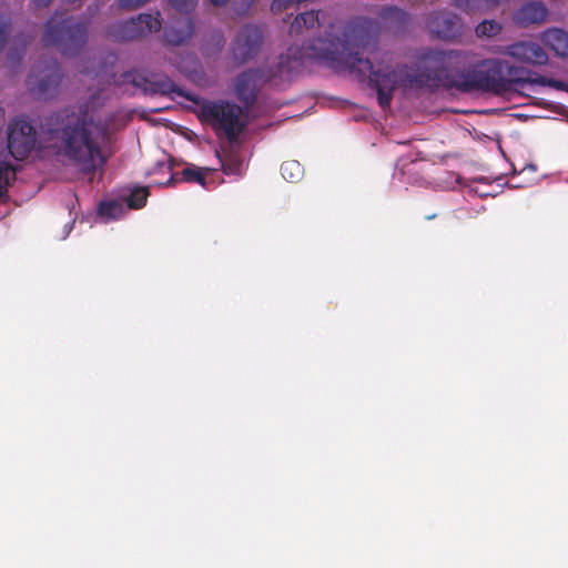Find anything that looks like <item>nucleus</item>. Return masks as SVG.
<instances>
[{"label": "nucleus", "mask_w": 568, "mask_h": 568, "mask_svg": "<svg viewBox=\"0 0 568 568\" xmlns=\"http://www.w3.org/2000/svg\"><path fill=\"white\" fill-rule=\"evenodd\" d=\"M541 42L556 55L568 57V32L559 28H549L541 34Z\"/></svg>", "instance_id": "2eb2a0df"}, {"label": "nucleus", "mask_w": 568, "mask_h": 568, "mask_svg": "<svg viewBox=\"0 0 568 568\" xmlns=\"http://www.w3.org/2000/svg\"><path fill=\"white\" fill-rule=\"evenodd\" d=\"M294 67L291 64L290 54H281L276 63L265 69H248L236 77L235 95L245 109H251L260 92V88L264 83L281 81L291 78Z\"/></svg>", "instance_id": "39448f33"}, {"label": "nucleus", "mask_w": 568, "mask_h": 568, "mask_svg": "<svg viewBox=\"0 0 568 568\" xmlns=\"http://www.w3.org/2000/svg\"><path fill=\"white\" fill-rule=\"evenodd\" d=\"M118 1H119V6L121 8L133 10V9H138L142 6H144L150 0H118Z\"/></svg>", "instance_id": "c85d7f7f"}, {"label": "nucleus", "mask_w": 568, "mask_h": 568, "mask_svg": "<svg viewBox=\"0 0 568 568\" xmlns=\"http://www.w3.org/2000/svg\"><path fill=\"white\" fill-rule=\"evenodd\" d=\"M402 14H404V12L396 7H385L381 11V17L385 19L390 17H399Z\"/></svg>", "instance_id": "c756f323"}, {"label": "nucleus", "mask_w": 568, "mask_h": 568, "mask_svg": "<svg viewBox=\"0 0 568 568\" xmlns=\"http://www.w3.org/2000/svg\"><path fill=\"white\" fill-rule=\"evenodd\" d=\"M210 172L207 168H199L190 164L184 168L180 173L172 174L164 185L172 186L176 183H197L202 186L206 185V175Z\"/></svg>", "instance_id": "dca6fc26"}, {"label": "nucleus", "mask_w": 568, "mask_h": 568, "mask_svg": "<svg viewBox=\"0 0 568 568\" xmlns=\"http://www.w3.org/2000/svg\"><path fill=\"white\" fill-rule=\"evenodd\" d=\"M379 33V23L371 18L358 17L348 21L343 30V37H325L311 40L301 49L300 58H306L324 63L336 72H352L365 77L368 74L369 87L377 92L378 104L382 109L390 106L396 88L406 91L429 90L440 88L438 77L442 60L437 50H428L413 63H404L392 68L383 59L375 67L369 57L363 58L368 51L376 60L375 50Z\"/></svg>", "instance_id": "f257e3e1"}, {"label": "nucleus", "mask_w": 568, "mask_h": 568, "mask_svg": "<svg viewBox=\"0 0 568 568\" xmlns=\"http://www.w3.org/2000/svg\"><path fill=\"white\" fill-rule=\"evenodd\" d=\"M144 91L150 94L170 95L175 93L183 97L184 92L170 78L162 77L155 80H146Z\"/></svg>", "instance_id": "f3484780"}, {"label": "nucleus", "mask_w": 568, "mask_h": 568, "mask_svg": "<svg viewBox=\"0 0 568 568\" xmlns=\"http://www.w3.org/2000/svg\"><path fill=\"white\" fill-rule=\"evenodd\" d=\"M41 130L45 140L82 173H94L105 164L101 144L109 136V126L87 112L59 111L45 118Z\"/></svg>", "instance_id": "f03ea898"}, {"label": "nucleus", "mask_w": 568, "mask_h": 568, "mask_svg": "<svg viewBox=\"0 0 568 568\" xmlns=\"http://www.w3.org/2000/svg\"><path fill=\"white\" fill-rule=\"evenodd\" d=\"M150 195L148 186H134L130 194L126 196L125 202L130 209H142Z\"/></svg>", "instance_id": "4be33fe9"}, {"label": "nucleus", "mask_w": 568, "mask_h": 568, "mask_svg": "<svg viewBox=\"0 0 568 568\" xmlns=\"http://www.w3.org/2000/svg\"><path fill=\"white\" fill-rule=\"evenodd\" d=\"M527 83L528 84H539L542 87H550V88H556V89L564 88V83L561 81H558L555 79H549V78H546V77L540 75L535 72H531V74L528 75L526 84Z\"/></svg>", "instance_id": "393cba45"}, {"label": "nucleus", "mask_w": 568, "mask_h": 568, "mask_svg": "<svg viewBox=\"0 0 568 568\" xmlns=\"http://www.w3.org/2000/svg\"><path fill=\"white\" fill-rule=\"evenodd\" d=\"M53 0H32V3L37 8H47L52 3Z\"/></svg>", "instance_id": "7c9ffc66"}, {"label": "nucleus", "mask_w": 568, "mask_h": 568, "mask_svg": "<svg viewBox=\"0 0 568 568\" xmlns=\"http://www.w3.org/2000/svg\"><path fill=\"white\" fill-rule=\"evenodd\" d=\"M505 54L531 65H545L548 62L546 51L536 42L518 41L505 48Z\"/></svg>", "instance_id": "f8f14e48"}, {"label": "nucleus", "mask_w": 568, "mask_h": 568, "mask_svg": "<svg viewBox=\"0 0 568 568\" xmlns=\"http://www.w3.org/2000/svg\"><path fill=\"white\" fill-rule=\"evenodd\" d=\"M32 37L27 34L17 36L13 44L8 52V61L11 67L19 65L24 57L26 48L30 43Z\"/></svg>", "instance_id": "aec40b11"}, {"label": "nucleus", "mask_w": 568, "mask_h": 568, "mask_svg": "<svg viewBox=\"0 0 568 568\" xmlns=\"http://www.w3.org/2000/svg\"><path fill=\"white\" fill-rule=\"evenodd\" d=\"M437 58L442 60V65L438 68L440 88L456 89L460 92L477 90L494 93L506 92L505 60L485 59L473 65H467V54L454 50H437Z\"/></svg>", "instance_id": "7ed1b4c3"}, {"label": "nucleus", "mask_w": 568, "mask_h": 568, "mask_svg": "<svg viewBox=\"0 0 568 568\" xmlns=\"http://www.w3.org/2000/svg\"><path fill=\"white\" fill-rule=\"evenodd\" d=\"M530 74V70L511 65L506 61V69L504 70V78L506 79V91L513 89L514 85L524 87L527 82L528 75Z\"/></svg>", "instance_id": "6ab92c4d"}, {"label": "nucleus", "mask_w": 568, "mask_h": 568, "mask_svg": "<svg viewBox=\"0 0 568 568\" xmlns=\"http://www.w3.org/2000/svg\"><path fill=\"white\" fill-rule=\"evenodd\" d=\"M501 31V26L495 20H484L475 29L477 37H495Z\"/></svg>", "instance_id": "b1692460"}, {"label": "nucleus", "mask_w": 568, "mask_h": 568, "mask_svg": "<svg viewBox=\"0 0 568 568\" xmlns=\"http://www.w3.org/2000/svg\"><path fill=\"white\" fill-rule=\"evenodd\" d=\"M215 7H224L230 0H209Z\"/></svg>", "instance_id": "2f4dec72"}, {"label": "nucleus", "mask_w": 568, "mask_h": 568, "mask_svg": "<svg viewBox=\"0 0 568 568\" xmlns=\"http://www.w3.org/2000/svg\"><path fill=\"white\" fill-rule=\"evenodd\" d=\"M160 13H140L136 18L120 22L115 27V37L123 41H132L161 29Z\"/></svg>", "instance_id": "9d476101"}, {"label": "nucleus", "mask_w": 568, "mask_h": 568, "mask_svg": "<svg viewBox=\"0 0 568 568\" xmlns=\"http://www.w3.org/2000/svg\"><path fill=\"white\" fill-rule=\"evenodd\" d=\"M41 42L44 47H55L64 57H75L88 42V24L55 12L44 24Z\"/></svg>", "instance_id": "20e7f679"}, {"label": "nucleus", "mask_w": 568, "mask_h": 568, "mask_svg": "<svg viewBox=\"0 0 568 568\" xmlns=\"http://www.w3.org/2000/svg\"><path fill=\"white\" fill-rule=\"evenodd\" d=\"M194 32V26L189 17H182L174 23L164 28L163 36L169 44L181 45L186 42Z\"/></svg>", "instance_id": "4468645a"}, {"label": "nucleus", "mask_w": 568, "mask_h": 568, "mask_svg": "<svg viewBox=\"0 0 568 568\" xmlns=\"http://www.w3.org/2000/svg\"><path fill=\"white\" fill-rule=\"evenodd\" d=\"M243 109L234 102L225 100L204 101L200 105V120L210 125L214 132L221 133L230 142H234L246 129Z\"/></svg>", "instance_id": "423d86ee"}, {"label": "nucleus", "mask_w": 568, "mask_h": 568, "mask_svg": "<svg viewBox=\"0 0 568 568\" xmlns=\"http://www.w3.org/2000/svg\"><path fill=\"white\" fill-rule=\"evenodd\" d=\"M548 10L540 1H532L521 6L514 14L515 22L520 27L541 23L546 20Z\"/></svg>", "instance_id": "ddd939ff"}, {"label": "nucleus", "mask_w": 568, "mask_h": 568, "mask_svg": "<svg viewBox=\"0 0 568 568\" xmlns=\"http://www.w3.org/2000/svg\"><path fill=\"white\" fill-rule=\"evenodd\" d=\"M263 43L262 30L253 24H245L239 31L232 47L234 60L243 64L260 52Z\"/></svg>", "instance_id": "1a4fd4ad"}, {"label": "nucleus", "mask_w": 568, "mask_h": 568, "mask_svg": "<svg viewBox=\"0 0 568 568\" xmlns=\"http://www.w3.org/2000/svg\"><path fill=\"white\" fill-rule=\"evenodd\" d=\"M427 24L430 31L443 40H454L462 34V20L453 12H434L429 16Z\"/></svg>", "instance_id": "9b49d317"}, {"label": "nucleus", "mask_w": 568, "mask_h": 568, "mask_svg": "<svg viewBox=\"0 0 568 568\" xmlns=\"http://www.w3.org/2000/svg\"><path fill=\"white\" fill-rule=\"evenodd\" d=\"M38 144V132L30 121L14 118L8 126V150L16 160L27 159Z\"/></svg>", "instance_id": "6e6552de"}, {"label": "nucleus", "mask_w": 568, "mask_h": 568, "mask_svg": "<svg viewBox=\"0 0 568 568\" xmlns=\"http://www.w3.org/2000/svg\"><path fill=\"white\" fill-rule=\"evenodd\" d=\"M11 31V19L7 16H0V53L2 52Z\"/></svg>", "instance_id": "bb28decb"}, {"label": "nucleus", "mask_w": 568, "mask_h": 568, "mask_svg": "<svg viewBox=\"0 0 568 568\" xmlns=\"http://www.w3.org/2000/svg\"><path fill=\"white\" fill-rule=\"evenodd\" d=\"M122 211V205L116 201L101 202L99 214L108 219H115Z\"/></svg>", "instance_id": "a878e982"}, {"label": "nucleus", "mask_w": 568, "mask_h": 568, "mask_svg": "<svg viewBox=\"0 0 568 568\" xmlns=\"http://www.w3.org/2000/svg\"><path fill=\"white\" fill-rule=\"evenodd\" d=\"M500 0H455V4L467 13L484 12L498 6Z\"/></svg>", "instance_id": "412c9836"}, {"label": "nucleus", "mask_w": 568, "mask_h": 568, "mask_svg": "<svg viewBox=\"0 0 568 568\" xmlns=\"http://www.w3.org/2000/svg\"><path fill=\"white\" fill-rule=\"evenodd\" d=\"M63 78L60 64L53 58H44L32 67L28 77L30 92L39 100L53 98Z\"/></svg>", "instance_id": "0eeeda50"}, {"label": "nucleus", "mask_w": 568, "mask_h": 568, "mask_svg": "<svg viewBox=\"0 0 568 568\" xmlns=\"http://www.w3.org/2000/svg\"><path fill=\"white\" fill-rule=\"evenodd\" d=\"M170 3L178 11L187 13L194 8L196 0H170Z\"/></svg>", "instance_id": "cd10ccee"}, {"label": "nucleus", "mask_w": 568, "mask_h": 568, "mask_svg": "<svg viewBox=\"0 0 568 568\" xmlns=\"http://www.w3.org/2000/svg\"><path fill=\"white\" fill-rule=\"evenodd\" d=\"M320 26V11H306L295 17L290 26V36H300L304 30Z\"/></svg>", "instance_id": "a211bd4d"}, {"label": "nucleus", "mask_w": 568, "mask_h": 568, "mask_svg": "<svg viewBox=\"0 0 568 568\" xmlns=\"http://www.w3.org/2000/svg\"><path fill=\"white\" fill-rule=\"evenodd\" d=\"M281 174L286 181L296 182L303 175V168L297 161H285L281 165Z\"/></svg>", "instance_id": "5701e85b"}]
</instances>
